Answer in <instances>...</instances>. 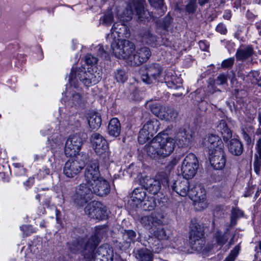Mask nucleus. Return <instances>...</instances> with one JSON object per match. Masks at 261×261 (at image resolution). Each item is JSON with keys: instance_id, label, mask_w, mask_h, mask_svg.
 Masks as SVG:
<instances>
[{"instance_id": "nucleus-1", "label": "nucleus", "mask_w": 261, "mask_h": 261, "mask_svg": "<svg viewBox=\"0 0 261 261\" xmlns=\"http://www.w3.org/2000/svg\"><path fill=\"white\" fill-rule=\"evenodd\" d=\"M106 227H96L94 234L90 237V239L86 240L85 248L83 252V256L85 259L88 260L93 259L95 261H113V249L109 245L103 244L94 252L100 238L106 233Z\"/></svg>"}, {"instance_id": "nucleus-2", "label": "nucleus", "mask_w": 261, "mask_h": 261, "mask_svg": "<svg viewBox=\"0 0 261 261\" xmlns=\"http://www.w3.org/2000/svg\"><path fill=\"white\" fill-rule=\"evenodd\" d=\"M175 148L173 139L157 135L145 146V150L151 158L158 160L169 156Z\"/></svg>"}, {"instance_id": "nucleus-3", "label": "nucleus", "mask_w": 261, "mask_h": 261, "mask_svg": "<svg viewBox=\"0 0 261 261\" xmlns=\"http://www.w3.org/2000/svg\"><path fill=\"white\" fill-rule=\"evenodd\" d=\"M111 46L113 54L116 58L124 60L131 65L135 50V44L132 42L115 38L111 42Z\"/></svg>"}, {"instance_id": "nucleus-4", "label": "nucleus", "mask_w": 261, "mask_h": 261, "mask_svg": "<svg viewBox=\"0 0 261 261\" xmlns=\"http://www.w3.org/2000/svg\"><path fill=\"white\" fill-rule=\"evenodd\" d=\"M85 86H90L98 83L101 80V75L99 73L93 72V70L88 69L86 71L83 67L74 69L72 68L69 75V82L71 86H77V80Z\"/></svg>"}, {"instance_id": "nucleus-5", "label": "nucleus", "mask_w": 261, "mask_h": 261, "mask_svg": "<svg viewBox=\"0 0 261 261\" xmlns=\"http://www.w3.org/2000/svg\"><path fill=\"white\" fill-rule=\"evenodd\" d=\"M134 12L140 21L148 19L151 17L149 11L144 9L143 0H129L125 9L121 14L118 13V15L123 21H128L132 18Z\"/></svg>"}, {"instance_id": "nucleus-6", "label": "nucleus", "mask_w": 261, "mask_h": 261, "mask_svg": "<svg viewBox=\"0 0 261 261\" xmlns=\"http://www.w3.org/2000/svg\"><path fill=\"white\" fill-rule=\"evenodd\" d=\"M88 155L86 153H79L73 158L69 159L65 164L63 173L69 178H72L79 174L85 167Z\"/></svg>"}, {"instance_id": "nucleus-7", "label": "nucleus", "mask_w": 261, "mask_h": 261, "mask_svg": "<svg viewBox=\"0 0 261 261\" xmlns=\"http://www.w3.org/2000/svg\"><path fill=\"white\" fill-rule=\"evenodd\" d=\"M190 184L188 179L183 178L177 180H173L171 183L170 187L173 191L181 196H185L188 193L190 196L195 198H200L202 195L199 194L198 190H201L199 186H193L190 189Z\"/></svg>"}, {"instance_id": "nucleus-8", "label": "nucleus", "mask_w": 261, "mask_h": 261, "mask_svg": "<svg viewBox=\"0 0 261 261\" xmlns=\"http://www.w3.org/2000/svg\"><path fill=\"white\" fill-rule=\"evenodd\" d=\"M204 227L197 223H192L190 225L189 242L192 249L201 251L204 245Z\"/></svg>"}, {"instance_id": "nucleus-9", "label": "nucleus", "mask_w": 261, "mask_h": 261, "mask_svg": "<svg viewBox=\"0 0 261 261\" xmlns=\"http://www.w3.org/2000/svg\"><path fill=\"white\" fill-rule=\"evenodd\" d=\"M93 195L91 187L88 184L82 183L76 188L72 199L76 207H81L92 199Z\"/></svg>"}, {"instance_id": "nucleus-10", "label": "nucleus", "mask_w": 261, "mask_h": 261, "mask_svg": "<svg viewBox=\"0 0 261 261\" xmlns=\"http://www.w3.org/2000/svg\"><path fill=\"white\" fill-rule=\"evenodd\" d=\"M198 161L193 153L188 154L182 161L181 166V174L184 178L190 179L196 173L198 168Z\"/></svg>"}, {"instance_id": "nucleus-11", "label": "nucleus", "mask_w": 261, "mask_h": 261, "mask_svg": "<svg viewBox=\"0 0 261 261\" xmlns=\"http://www.w3.org/2000/svg\"><path fill=\"white\" fill-rule=\"evenodd\" d=\"M91 145L98 155L108 158L110 154L109 144L107 140L100 134L94 133L90 137Z\"/></svg>"}, {"instance_id": "nucleus-12", "label": "nucleus", "mask_w": 261, "mask_h": 261, "mask_svg": "<svg viewBox=\"0 0 261 261\" xmlns=\"http://www.w3.org/2000/svg\"><path fill=\"white\" fill-rule=\"evenodd\" d=\"M85 213L93 219L103 220L108 216L107 207L101 202L96 201L88 203L85 208Z\"/></svg>"}, {"instance_id": "nucleus-13", "label": "nucleus", "mask_w": 261, "mask_h": 261, "mask_svg": "<svg viewBox=\"0 0 261 261\" xmlns=\"http://www.w3.org/2000/svg\"><path fill=\"white\" fill-rule=\"evenodd\" d=\"M83 144V139L79 135L76 134L70 135L65 142V155L67 156H75L78 155Z\"/></svg>"}, {"instance_id": "nucleus-14", "label": "nucleus", "mask_w": 261, "mask_h": 261, "mask_svg": "<svg viewBox=\"0 0 261 261\" xmlns=\"http://www.w3.org/2000/svg\"><path fill=\"white\" fill-rule=\"evenodd\" d=\"M162 70V68L159 64H151L146 65L145 68L141 71L142 81L148 84L156 82L160 76Z\"/></svg>"}, {"instance_id": "nucleus-15", "label": "nucleus", "mask_w": 261, "mask_h": 261, "mask_svg": "<svg viewBox=\"0 0 261 261\" xmlns=\"http://www.w3.org/2000/svg\"><path fill=\"white\" fill-rule=\"evenodd\" d=\"M99 162L97 160H91L87 165L84 178L87 184L89 185H92L97 180L101 178Z\"/></svg>"}, {"instance_id": "nucleus-16", "label": "nucleus", "mask_w": 261, "mask_h": 261, "mask_svg": "<svg viewBox=\"0 0 261 261\" xmlns=\"http://www.w3.org/2000/svg\"><path fill=\"white\" fill-rule=\"evenodd\" d=\"M205 144L208 149L209 155L214 154L216 152L224 151V144L221 138L216 135H210Z\"/></svg>"}, {"instance_id": "nucleus-17", "label": "nucleus", "mask_w": 261, "mask_h": 261, "mask_svg": "<svg viewBox=\"0 0 261 261\" xmlns=\"http://www.w3.org/2000/svg\"><path fill=\"white\" fill-rule=\"evenodd\" d=\"M91 188L93 194L103 197L108 195L111 190L109 182L103 177L96 180L94 184L89 185Z\"/></svg>"}, {"instance_id": "nucleus-18", "label": "nucleus", "mask_w": 261, "mask_h": 261, "mask_svg": "<svg viewBox=\"0 0 261 261\" xmlns=\"http://www.w3.org/2000/svg\"><path fill=\"white\" fill-rule=\"evenodd\" d=\"M163 216L158 213H152L149 216L141 217L139 221L147 229H151L154 226L162 224Z\"/></svg>"}, {"instance_id": "nucleus-19", "label": "nucleus", "mask_w": 261, "mask_h": 261, "mask_svg": "<svg viewBox=\"0 0 261 261\" xmlns=\"http://www.w3.org/2000/svg\"><path fill=\"white\" fill-rule=\"evenodd\" d=\"M151 55L150 50L147 47H142L135 50L134 57L132 58V66L140 65L146 62Z\"/></svg>"}, {"instance_id": "nucleus-20", "label": "nucleus", "mask_w": 261, "mask_h": 261, "mask_svg": "<svg viewBox=\"0 0 261 261\" xmlns=\"http://www.w3.org/2000/svg\"><path fill=\"white\" fill-rule=\"evenodd\" d=\"M115 33L117 35V39L121 37L127 38L129 36L130 33L127 27L121 22H117L114 23L111 29V34L108 35L107 39L111 42V39Z\"/></svg>"}, {"instance_id": "nucleus-21", "label": "nucleus", "mask_w": 261, "mask_h": 261, "mask_svg": "<svg viewBox=\"0 0 261 261\" xmlns=\"http://www.w3.org/2000/svg\"><path fill=\"white\" fill-rule=\"evenodd\" d=\"M136 232L133 230H124L122 232L121 237L118 239L120 249H125L129 246L131 242H134L136 237Z\"/></svg>"}, {"instance_id": "nucleus-22", "label": "nucleus", "mask_w": 261, "mask_h": 261, "mask_svg": "<svg viewBox=\"0 0 261 261\" xmlns=\"http://www.w3.org/2000/svg\"><path fill=\"white\" fill-rule=\"evenodd\" d=\"M209 160L211 165L216 170L222 169L226 164V154L224 151L215 152L209 155Z\"/></svg>"}, {"instance_id": "nucleus-23", "label": "nucleus", "mask_w": 261, "mask_h": 261, "mask_svg": "<svg viewBox=\"0 0 261 261\" xmlns=\"http://www.w3.org/2000/svg\"><path fill=\"white\" fill-rule=\"evenodd\" d=\"M192 139V135L185 128L179 129L175 136V140L177 145L181 147L189 145Z\"/></svg>"}, {"instance_id": "nucleus-24", "label": "nucleus", "mask_w": 261, "mask_h": 261, "mask_svg": "<svg viewBox=\"0 0 261 261\" xmlns=\"http://www.w3.org/2000/svg\"><path fill=\"white\" fill-rule=\"evenodd\" d=\"M144 187L151 194L155 195L161 189V184L159 180L146 176L144 178Z\"/></svg>"}, {"instance_id": "nucleus-25", "label": "nucleus", "mask_w": 261, "mask_h": 261, "mask_svg": "<svg viewBox=\"0 0 261 261\" xmlns=\"http://www.w3.org/2000/svg\"><path fill=\"white\" fill-rule=\"evenodd\" d=\"M254 52L253 48L251 45L243 46L237 49L236 57L238 61H244L251 57Z\"/></svg>"}, {"instance_id": "nucleus-26", "label": "nucleus", "mask_w": 261, "mask_h": 261, "mask_svg": "<svg viewBox=\"0 0 261 261\" xmlns=\"http://www.w3.org/2000/svg\"><path fill=\"white\" fill-rule=\"evenodd\" d=\"M229 151L233 155H240L243 152L244 148L242 143L237 139H231L228 143Z\"/></svg>"}, {"instance_id": "nucleus-27", "label": "nucleus", "mask_w": 261, "mask_h": 261, "mask_svg": "<svg viewBox=\"0 0 261 261\" xmlns=\"http://www.w3.org/2000/svg\"><path fill=\"white\" fill-rule=\"evenodd\" d=\"M87 120L90 128L92 130H97L101 124L100 115L97 112H91L88 113Z\"/></svg>"}, {"instance_id": "nucleus-28", "label": "nucleus", "mask_w": 261, "mask_h": 261, "mask_svg": "<svg viewBox=\"0 0 261 261\" xmlns=\"http://www.w3.org/2000/svg\"><path fill=\"white\" fill-rule=\"evenodd\" d=\"M87 239H90V237L81 238L77 241L68 243V249L73 253H77L80 252L83 255V252L85 248V241Z\"/></svg>"}, {"instance_id": "nucleus-29", "label": "nucleus", "mask_w": 261, "mask_h": 261, "mask_svg": "<svg viewBox=\"0 0 261 261\" xmlns=\"http://www.w3.org/2000/svg\"><path fill=\"white\" fill-rule=\"evenodd\" d=\"M160 122L155 118L148 120L143 125L142 128L148 132V134L153 135L159 129Z\"/></svg>"}, {"instance_id": "nucleus-30", "label": "nucleus", "mask_w": 261, "mask_h": 261, "mask_svg": "<svg viewBox=\"0 0 261 261\" xmlns=\"http://www.w3.org/2000/svg\"><path fill=\"white\" fill-rule=\"evenodd\" d=\"M121 132V126L119 120L113 118L110 121L108 125L109 134L112 136L118 137Z\"/></svg>"}, {"instance_id": "nucleus-31", "label": "nucleus", "mask_w": 261, "mask_h": 261, "mask_svg": "<svg viewBox=\"0 0 261 261\" xmlns=\"http://www.w3.org/2000/svg\"><path fill=\"white\" fill-rule=\"evenodd\" d=\"M140 35L142 42L152 46L156 45V37L149 30L142 31Z\"/></svg>"}, {"instance_id": "nucleus-32", "label": "nucleus", "mask_w": 261, "mask_h": 261, "mask_svg": "<svg viewBox=\"0 0 261 261\" xmlns=\"http://www.w3.org/2000/svg\"><path fill=\"white\" fill-rule=\"evenodd\" d=\"M146 190L145 188L142 187L136 188L132 192V200L138 203L142 202L146 197Z\"/></svg>"}, {"instance_id": "nucleus-33", "label": "nucleus", "mask_w": 261, "mask_h": 261, "mask_svg": "<svg viewBox=\"0 0 261 261\" xmlns=\"http://www.w3.org/2000/svg\"><path fill=\"white\" fill-rule=\"evenodd\" d=\"M136 257L139 261H152L151 251L146 248H142L137 251Z\"/></svg>"}, {"instance_id": "nucleus-34", "label": "nucleus", "mask_w": 261, "mask_h": 261, "mask_svg": "<svg viewBox=\"0 0 261 261\" xmlns=\"http://www.w3.org/2000/svg\"><path fill=\"white\" fill-rule=\"evenodd\" d=\"M218 128L221 130L223 136V140L227 142L232 137V133L230 129L228 128L226 121L221 120L218 126Z\"/></svg>"}, {"instance_id": "nucleus-35", "label": "nucleus", "mask_w": 261, "mask_h": 261, "mask_svg": "<svg viewBox=\"0 0 261 261\" xmlns=\"http://www.w3.org/2000/svg\"><path fill=\"white\" fill-rule=\"evenodd\" d=\"M153 235L158 240H167L170 235V231L168 229L159 227L153 232Z\"/></svg>"}, {"instance_id": "nucleus-36", "label": "nucleus", "mask_w": 261, "mask_h": 261, "mask_svg": "<svg viewBox=\"0 0 261 261\" xmlns=\"http://www.w3.org/2000/svg\"><path fill=\"white\" fill-rule=\"evenodd\" d=\"M142 204V208L144 211H152L156 206V202L153 197H147L146 200H144Z\"/></svg>"}, {"instance_id": "nucleus-37", "label": "nucleus", "mask_w": 261, "mask_h": 261, "mask_svg": "<svg viewBox=\"0 0 261 261\" xmlns=\"http://www.w3.org/2000/svg\"><path fill=\"white\" fill-rule=\"evenodd\" d=\"M113 14L111 9L106 12L100 18V22L105 25H109L113 21Z\"/></svg>"}, {"instance_id": "nucleus-38", "label": "nucleus", "mask_w": 261, "mask_h": 261, "mask_svg": "<svg viewBox=\"0 0 261 261\" xmlns=\"http://www.w3.org/2000/svg\"><path fill=\"white\" fill-rule=\"evenodd\" d=\"M165 113V117L163 118L162 120H165L168 121H172L174 120L178 115V113L177 111L174 110L173 109L170 108L169 107L167 106L166 108Z\"/></svg>"}, {"instance_id": "nucleus-39", "label": "nucleus", "mask_w": 261, "mask_h": 261, "mask_svg": "<svg viewBox=\"0 0 261 261\" xmlns=\"http://www.w3.org/2000/svg\"><path fill=\"white\" fill-rule=\"evenodd\" d=\"M155 179L159 180L160 184H162L164 186H168L170 187V184H169L168 174L166 172L161 171L159 172L155 176Z\"/></svg>"}, {"instance_id": "nucleus-40", "label": "nucleus", "mask_w": 261, "mask_h": 261, "mask_svg": "<svg viewBox=\"0 0 261 261\" xmlns=\"http://www.w3.org/2000/svg\"><path fill=\"white\" fill-rule=\"evenodd\" d=\"M243 212L238 208H233L231 210L230 225L233 226L236 224L237 219L243 216Z\"/></svg>"}, {"instance_id": "nucleus-41", "label": "nucleus", "mask_w": 261, "mask_h": 261, "mask_svg": "<svg viewBox=\"0 0 261 261\" xmlns=\"http://www.w3.org/2000/svg\"><path fill=\"white\" fill-rule=\"evenodd\" d=\"M114 76L118 82L124 83L127 79V75L124 70L118 69L115 72Z\"/></svg>"}, {"instance_id": "nucleus-42", "label": "nucleus", "mask_w": 261, "mask_h": 261, "mask_svg": "<svg viewBox=\"0 0 261 261\" xmlns=\"http://www.w3.org/2000/svg\"><path fill=\"white\" fill-rule=\"evenodd\" d=\"M153 136L148 134V132L142 128L139 133L138 141L140 144H144Z\"/></svg>"}, {"instance_id": "nucleus-43", "label": "nucleus", "mask_w": 261, "mask_h": 261, "mask_svg": "<svg viewBox=\"0 0 261 261\" xmlns=\"http://www.w3.org/2000/svg\"><path fill=\"white\" fill-rule=\"evenodd\" d=\"M215 238L217 244L220 246H223L228 240V237L225 234L219 231L215 233Z\"/></svg>"}, {"instance_id": "nucleus-44", "label": "nucleus", "mask_w": 261, "mask_h": 261, "mask_svg": "<svg viewBox=\"0 0 261 261\" xmlns=\"http://www.w3.org/2000/svg\"><path fill=\"white\" fill-rule=\"evenodd\" d=\"M234 63V58L233 57L229 58L222 62L221 67L223 69H230L233 67Z\"/></svg>"}, {"instance_id": "nucleus-45", "label": "nucleus", "mask_w": 261, "mask_h": 261, "mask_svg": "<svg viewBox=\"0 0 261 261\" xmlns=\"http://www.w3.org/2000/svg\"><path fill=\"white\" fill-rule=\"evenodd\" d=\"M240 248L239 246H236L229 253V255L224 261H234L239 254Z\"/></svg>"}, {"instance_id": "nucleus-46", "label": "nucleus", "mask_w": 261, "mask_h": 261, "mask_svg": "<svg viewBox=\"0 0 261 261\" xmlns=\"http://www.w3.org/2000/svg\"><path fill=\"white\" fill-rule=\"evenodd\" d=\"M197 9L196 0H190L186 7V11L189 14H193Z\"/></svg>"}, {"instance_id": "nucleus-47", "label": "nucleus", "mask_w": 261, "mask_h": 261, "mask_svg": "<svg viewBox=\"0 0 261 261\" xmlns=\"http://www.w3.org/2000/svg\"><path fill=\"white\" fill-rule=\"evenodd\" d=\"M161 105L160 103L156 102L149 103L148 105V109L156 116H157L158 114L159 113V112L160 109H161Z\"/></svg>"}, {"instance_id": "nucleus-48", "label": "nucleus", "mask_w": 261, "mask_h": 261, "mask_svg": "<svg viewBox=\"0 0 261 261\" xmlns=\"http://www.w3.org/2000/svg\"><path fill=\"white\" fill-rule=\"evenodd\" d=\"M20 229L26 236H30L31 234L35 232V229L33 228L32 226L28 225L21 226Z\"/></svg>"}, {"instance_id": "nucleus-49", "label": "nucleus", "mask_w": 261, "mask_h": 261, "mask_svg": "<svg viewBox=\"0 0 261 261\" xmlns=\"http://www.w3.org/2000/svg\"><path fill=\"white\" fill-rule=\"evenodd\" d=\"M227 76L225 74H220L217 77L216 80V83L218 85L225 84L227 83Z\"/></svg>"}, {"instance_id": "nucleus-50", "label": "nucleus", "mask_w": 261, "mask_h": 261, "mask_svg": "<svg viewBox=\"0 0 261 261\" xmlns=\"http://www.w3.org/2000/svg\"><path fill=\"white\" fill-rule=\"evenodd\" d=\"M172 19L170 16L167 15L164 18L162 25L164 30H168L172 22Z\"/></svg>"}, {"instance_id": "nucleus-51", "label": "nucleus", "mask_w": 261, "mask_h": 261, "mask_svg": "<svg viewBox=\"0 0 261 261\" xmlns=\"http://www.w3.org/2000/svg\"><path fill=\"white\" fill-rule=\"evenodd\" d=\"M85 62L88 65H94L97 63V59L92 55L88 54L85 57Z\"/></svg>"}, {"instance_id": "nucleus-52", "label": "nucleus", "mask_w": 261, "mask_h": 261, "mask_svg": "<svg viewBox=\"0 0 261 261\" xmlns=\"http://www.w3.org/2000/svg\"><path fill=\"white\" fill-rule=\"evenodd\" d=\"M72 100L75 105H80L83 101L82 97L79 93L73 94Z\"/></svg>"}, {"instance_id": "nucleus-53", "label": "nucleus", "mask_w": 261, "mask_h": 261, "mask_svg": "<svg viewBox=\"0 0 261 261\" xmlns=\"http://www.w3.org/2000/svg\"><path fill=\"white\" fill-rule=\"evenodd\" d=\"M150 5L156 9L162 8L163 6V0H149Z\"/></svg>"}, {"instance_id": "nucleus-54", "label": "nucleus", "mask_w": 261, "mask_h": 261, "mask_svg": "<svg viewBox=\"0 0 261 261\" xmlns=\"http://www.w3.org/2000/svg\"><path fill=\"white\" fill-rule=\"evenodd\" d=\"M256 148L257 153L255 154V160L261 159V138L257 140Z\"/></svg>"}, {"instance_id": "nucleus-55", "label": "nucleus", "mask_w": 261, "mask_h": 261, "mask_svg": "<svg viewBox=\"0 0 261 261\" xmlns=\"http://www.w3.org/2000/svg\"><path fill=\"white\" fill-rule=\"evenodd\" d=\"M254 171L257 174H260L261 171V159L255 160L254 162Z\"/></svg>"}, {"instance_id": "nucleus-56", "label": "nucleus", "mask_w": 261, "mask_h": 261, "mask_svg": "<svg viewBox=\"0 0 261 261\" xmlns=\"http://www.w3.org/2000/svg\"><path fill=\"white\" fill-rule=\"evenodd\" d=\"M216 31L222 34H225L227 31L225 25L222 23L217 26Z\"/></svg>"}, {"instance_id": "nucleus-57", "label": "nucleus", "mask_w": 261, "mask_h": 261, "mask_svg": "<svg viewBox=\"0 0 261 261\" xmlns=\"http://www.w3.org/2000/svg\"><path fill=\"white\" fill-rule=\"evenodd\" d=\"M260 74V72L257 70H251L250 71L249 75H250L254 80V82L253 83H255Z\"/></svg>"}, {"instance_id": "nucleus-58", "label": "nucleus", "mask_w": 261, "mask_h": 261, "mask_svg": "<svg viewBox=\"0 0 261 261\" xmlns=\"http://www.w3.org/2000/svg\"><path fill=\"white\" fill-rule=\"evenodd\" d=\"M179 160V158L175 157V158H173L171 160V161L169 163V164L167 166V168L169 169H171L177 164Z\"/></svg>"}, {"instance_id": "nucleus-59", "label": "nucleus", "mask_w": 261, "mask_h": 261, "mask_svg": "<svg viewBox=\"0 0 261 261\" xmlns=\"http://www.w3.org/2000/svg\"><path fill=\"white\" fill-rule=\"evenodd\" d=\"M167 108V106H161V109H160V110H159V114H158L157 115V117L160 118V119H163V118L164 117H165V110H166V108Z\"/></svg>"}, {"instance_id": "nucleus-60", "label": "nucleus", "mask_w": 261, "mask_h": 261, "mask_svg": "<svg viewBox=\"0 0 261 261\" xmlns=\"http://www.w3.org/2000/svg\"><path fill=\"white\" fill-rule=\"evenodd\" d=\"M34 182V177H30L28 178V179L24 182V185L26 186L27 188H30Z\"/></svg>"}, {"instance_id": "nucleus-61", "label": "nucleus", "mask_w": 261, "mask_h": 261, "mask_svg": "<svg viewBox=\"0 0 261 261\" xmlns=\"http://www.w3.org/2000/svg\"><path fill=\"white\" fill-rule=\"evenodd\" d=\"M231 17V11L229 10H225L224 12L223 18L226 19H229Z\"/></svg>"}, {"instance_id": "nucleus-62", "label": "nucleus", "mask_w": 261, "mask_h": 261, "mask_svg": "<svg viewBox=\"0 0 261 261\" xmlns=\"http://www.w3.org/2000/svg\"><path fill=\"white\" fill-rule=\"evenodd\" d=\"M158 245H160L159 244H158ZM161 245H159V246L157 247L156 245H153V246H151V250H152V252H154L155 253H159L161 250H162V247H160Z\"/></svg>"}, {"instance_id": "nucleus-63", "label": "nucleus", "mask_w": 261, "mask_h": 261, "mask_svg": "<svg viewBox=\"0 0 261 261\" xmlns=\"http://www.w3.org/2000/svg\"><path fill=\"white\" fill-rule=\"evenodd\" d=\"M200 47L203 50H205L208 48V46L206 45L205 42L203 41H200L199 42Z\"/></svg>"}, {"instance_id": "nucleus-64", "label": "nucleus", "mask_w": 261, "mask_h": 261, "mask_svg": "<svg viewBox=\"0 0 261 261\" xmlns=\"http://www.w3.org/2000/svg\"><path fill=\"white\" fill-rule=\"evenodd\" d=\"M210 0H198V4L200 6H203L208 3Z\"/></svg>"}]
</instances>
